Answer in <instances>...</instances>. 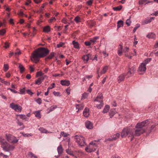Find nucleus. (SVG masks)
Masks as SVG:
<instances>
[{
	"mask_svg": "<svg viewBox=\"0 0 158 158\" xmlns=\"http://www.w3.org/2000/svg\"><path fill=\"white\" fill-rule=\"evenodd\" d=\"M62 22L64 24H66L68 23L67 20L65 18H63L62 20Z\"/></svg>",
	"mask_w": 158,
	"mask_h": 158,
	"instance_id": "nucleus-58",
	"label": "nucleus"
},
{
	"mask_svg": "<svg viewBox=\"0 0 158 158\" xmlns=\"http://www.w3.org/2000/svg\"><path fill=\"white\" fill-rule=\"evenodd\" d=\"M35 101L39 104H40L42 103V100L40 98H38L35 100Z\"/></svg>",
	"mask_w": 158,
	"mask_h": 158,
	"instance_id": "nucleus-54",
	"label": "nucleus"
},
{
	"mask_svg": "<svg viewBox=\"0 0 158 158\" xmlns=\"http://www.w3.org/2000/svg\"><path fill=\"white\" fill-rule=\"evenodd\" d=\"M5 46L4 47L6 48H7L9 47V44L7 42H6L5 43Z\"/></svg>",
	"mask_w": 158,
	"mask_h": 158,
	"instance_id": "nucleus-59",
	"label": "nucleus"
},
{
	"mask_svg": "<svg viewBox=\"0 0 158 158\" xmlns=\"http://www.w3.org/2000/svg\"><path fill=\"white\" fill-rule=\"evenodd\" d=\"M57 152L60 155L62 154L63 152V149L61 145H60L57 148Z\"/></svg>",
	"mask_w": 158,
	"mask_h": 158,
	"instance_id": "nucleus-25",
	"label": "nucleus"
},
{
	"mask_svg": "<svg viewBox=\"0 0 158 158\" xmlns=\"http://www.w3.org/2000/svg\"><path fill=\"white\" fill-rule=\"evenodd\" d=\"M129 48H128L127 47H126L124 48L122 52L126 53L127 52H128L129 51Z\"/></svg>",
	"mask_w": 158,
	"mask_h": 158,
	"instance_id": "nucleus-48",
	"label": "nucleus"
},
{
	"mask_svg": "<svg viewBox=\"0 0 158 158\" xmlns=\"http://www.w3.org/2000/svg\"><path fill=\"white\" fill-rule=\"evenodd\" d=\"M96 140L90 143L88 146L85 148V150L88 153H90L95 151L97 148V146L95 142Z\"/></svg>",
	"mask_w": 158,
	"mask_h": 158,
	"instance_id": "nucleus-5",
	"label": "nucleus"
},
{
	"mask_svg": "<svg viewBox=\"0 0 158 158\" xmlns=\"http://www.w3.org/2000/svg\"><path fill=\"white\" fill-rule=\"evenodd\" d=\"M73 44L75 48L77 49H79V45L77 42H76L74 40L73 41Z\"/></svg>",
	"mask_w": 158,
	"mask_h": 158,
	"instance_id": "nucleus-29",
	"label": "nucleus"
},
{
	"mask_svg": "<svg viewBox=\"0 0 158 158\" xmlns=\"http://www.w3.org/2000/svg\"><path fill=\"white\" fill-rule=\"evenodd\" d=\"M140 25L139 24H137L136 25V26L134 28L133 31L134 32H135L137 29L140 27Z\"/></svg>",
	"mask_w": 158,
	"mask_h": 158,
	"instance_id": "nucleus-51",
	"label": "nucleus"
},
{
	"mask_svg": "<svg viewBox=\"0 0 158 158\" xmlns=\"http://www.w3.org/2000/svg\"><path fill=\"white\" fill-rule=\"evenodd\" d=\"M123 47L121 45H119L118 51V53L119 56H120L122 55V53Z\"/></svg>",
	"mask_w": 158,
	"mask_h": 158,
	"instance_id": "nucleus-24",
	"label": "nucleus"
},
{
	"mask_svg": "<svg viewBox=\"0 0 158 158\" xmlns=\"http://www.w3.org/2000/svg\"><path fill=\"white\" fill-rule=\"evenodd\" d=\"M146 69V67L145 64H143V63H141L139 67L138 71L139 74H143L145 72Z\"/></svg>",
	"mask_w": 158,
	"mask_h": 158,
	"instance_id": "nucleus-10",
	"label": "nucleus"
},
{
	"mask_svg": "<svg viewBox=\"0 0 158 158\" xmlns=\"http://www.w3.org/2000/svg\"><path fill=\"white\" fill-rule=\"evenodd\" d=\"M51 31V28L49 26H47L43 28V31L45 33H48Z\"/></svg>",
	"mask_w": 158,
	"mask_h": 158,
	"instance_id": "nucleus-20",
	"label": "nucleus"
},
{
	"mask_svg": "<svg viewBox=\"0 0 158 158\" xmlns=\"http://www.w3.org/2000/svg\"><path fill=\"white\" fill-rule=\"evenodd\" d=\"M158 15V11H156L155 13H152L151 14L152 15L157 16Z\"/></svg>",
	"mask_w": 158,
	"mask_h": 158,
	"instance_id": "nucleus-63",
	"label": "nucleus"
},
{
	"mask_svg": "<svg viewBox=\"0 0 158 158\" xmlns=\"http://www.w3.org/2000/svg\"><path fill=\"white\" fill-rule=\"evenodd\" d=\"M158 48V42H156L154 45V48Z\"/></svg>",
	"mask_w": 158,
	"mask_h": 158,
	"instance_id": "nucleus-64",
	"label": "nucleus"
},
{
	"mask_svg": "<svg viewBox=\"0 0 158 158\" xmlns=\"http://www.w3.org/2000/svg\"><path fill=\"white\" fill-rule=\"evenodd\" d=\"M44 75V73L41 71L37 72L36 74V77L39 76H42Z\"/></svg>",
	"mask_w": 158,
	"mask_h": 158,
	"instance_id": "nucleus-43",
	"label": "nucleus"
},
{
	"mask_svg": "<svg viewBox=\"0 0 158 158\" xmlns=\"http://www.w3.org/2000/svg\"><path fill=\"white\" fill-rule=\"evenodd\" d=\"M103 96L102 94H98L97 97L94 100L96 102V107L99 109H101L103 106Z\"/></svg>",
	"mask_w": 158,
	"mask_h": 158,
	"instance_id": "nucleus-4",
	"label": "nucleus"
},
{
	"mask_svg": "<svg viewBox=\"0 0 158 158\" xmlns=\"http://www.w3.org/2000/svg\"><path fill=\"white\" fill-rule=\"evenodd\" d=\"M91 56V55L89 54L84 55L82 57V58L84 61V62L85 63H87L88 61L89 58Z\"/></svg>",
	"mask_w": 158,
	"mask_h": 158,
	"instance_id": "nucleus-14",
	"label": "nucleus"
},
{
	"mask_svg": "<svg viewBox=\"0 0 158 158\" xmlns=\"http://www.w3.org/2000/svg\"><path fill=\"white\" fill-rule=\"evenodd\" d=\"M64 44L63 42H60L57 45V48H60L62 47L63 45H64Z\"/></svg>",
	"mask_w": 158,
	"mask_h": 158,
	"instance_id": "nucleus-55",
	"label": "nucleus"
},
{
	"mask_svg": "<svg viewBox=\"0 0 158 158\" xmlns=\"http://www.w3.org/2000/svg\"><path fill=\"white\" fill-rule=\"evenodd\" d=\"M20 94H25V90L24 88L21 89L19 90Z\"/></svg>",
	"mask_w": 158,
	"mask_h": 158,
	"instance_id": "nucleus-44",
	"label": "nucleus"
},
{
	"mask_svg": "<svg viewBox=\"0 0 158 158\" xmlns=\"http://www.w3.org/2000/svg\"><path fill=\"white\" fill-rule=\"evenodd\" d=\"M54 56V53L53 52L51 53L50 55L48 56L47 57L46 59H51L53 57V56Z\"/></svg>",
	"mask_w": 158,
	"mask_h": 158,
	"instance_id": "nucleus-36",
	"label": "nucleus"
},
{
	"mask_svg": "<svg viewBox=\"0 0 158 158\" xmlns=\"http://www.w3.org/2000/svg\"><path fill=\"white\" fill-rule=\"evenodd\" d=\"M0 145L3 150L5 152H9L13 150L15 147L14 146L8 143L5 139L0 137Z\"/></svg>",
	"mask_w": 158,
	"mask_h": 158,
	"instance_id": "nucleus-3",
	"label": "nucleus"
},
{
	"mask_svg": "<svg viewBox=\"0 0 158 158\" xmlns=\"http://www.w3.org/2000/svg\"><path fill=\"white\" fill-rule=\"evenodd\" d=\"M7 89L10 90L11 92H13L14 93L16 94V93H18V91H16L14 89H12L10 88H8Z\"/></svg>",
	"mask_w": 158,
	"mask_h": 158,
	"instance_id": "nucleus-53",
	"label": "nucleus"
},
{
	"mask_svg": "<svg viewBox=\"0 0 158 158\" xmlns=\"http://www.w3.org/2000/svg\"><path fill=\"white\" fill-rule=\"evenodd\" d=\"M57 108V106L56 105L50 107L49 108V110L48 112V113H49L50 112L54 110L55 109Z\"/></svg>",
	"mask_w": 158,
	"mask_h": 158,
	"instance_id": "nucleus-35",
	"label": "nucleus"
},
{
	"mask_svg": "<svg viewBox=\"0 0 158 158\" xmlns=\"http://www.w3.org/2000/svg\"><path fill=\"white\" fill-rule=\"evenodd\" d=\"M85 125L86 128L88 129H91L93 128V125L89 121H86Z\"/></svg>",
	"mask_w": 158,
	"mask_h": 158,
	"instance_id": "nucleus-16",
	"label": "nucleus"
},
{
	"mask_svg": "<svg viewBox=\"0 0 158 158\" xmlns=\"http://www.w3.org/2000/svg\"><path fill=\"white\" fill-rule=\"evenodd\" d=\"M131 20H130V19H128L126 20V24H127V26H129L130 25V24L131 23Z\"/></svg>",
	"mask_w": 158,
	"mask_h": 158,
	"instance_id": "nucleus-50",
	"label": "nucleus"
},
{
	"mask_svg": "<svg viewBox=\"0 0 158 158\" xmlns=\"http://www.w3.org/2000/svg\"><path fill=\"white\" fill-rule=\"evenodd\" d=\"M123 21L122 20H119L117 22L118 29L123 27Z\"/></svg>",
	"mask_w": 158,
	"mask_h": 158,
	"instance_id": "nucleus-27",
	"label": "nucleus"
},
{
	"mask_svg": "<svg viewBox=\"0 0 158 158\" xmlns=\"http://www.w3.org/2000/svg\"><path fill=\"white\" fill-rule=\"evenodd\" d=\"M122 8V6L120 5L118 6L113 7V10L115 11H118L121 10Z\"/></svg>",
	"mask_w": 158,
	"mask_h": 158,
	"instance_id": "nucleus-32",
	"label": "nucleus"
},
{
	"mask_svg": "<svg viewBox=\"0 0 158 158\" xmlns=\"http://www.w3.org/2000/svg\"><path fill=\"white\" fill-rule=\"evenodd\" d=\"M49 50L45 48H40L35 50L32 54L31 59L36 63L40 60V58L46 56L49 53Z\"/></svg>",
	"mask_w": 158,
	"mask_h": 158,
	"instance_id": "nucleus-2",
	"label": "nucleus"
},
{
	"mask_svg": "<svg viewBox=\"0 0 158 158\" xmlns=\"http://www.w3.org/2000/svg\"><path fill=\"white\" fill-rule=\"evenodd\" d=\"M110 109V106L108 105H106L105 106L102 112L104 113H107Z\"/></svg>",
	"mask_w": 158,
	"mask_h": 158,
	"instance_id": "nucleus-26",
	"label": "nucleus"
},
{
	"mask_svg": "<svg viewBox=\"0 0 158 158\" xmlns=\"http://www.w3.org/2000/svg\"><path fill=\"white\" fill-rule=\"evenodd\" d=\"M60 82V84L64 86H69L70 84V81L66 80H61Z\"/></svg>",
	"mask_w": 158,
	"mask_h": 158,
	"instance_id": "nucleus-15",
	"label": "nucleus"
},
{
	"mask_svg": "<svg viewBox=\"0 0 158 158\" xmlns=\"http://www.w3.org/2000/svg\"><path fill=\"white\" fill-rule=\"evenodd\" d=\"M56 20V18L54 17H52L48 20V22L49 23H51L54 22Z\"/></svg>",
	"mask_w": 158,
	"mask_h": 158,
	"instance_id": "nucleus-42",
	"label": "nucleus"
},
{
	"mask_svg": "<svg viewBox=\"0 0 158 158\" xmlns=\"http://www.w3.org/2000/svg\"><path fill=\"white\" fill-rule=\"evenodd\" d=\"M108 69V67L107 66H105L104 67L101 71V75L105 73Z\"/></svg>",
	"mask_w": 158,
	"mask_h": 158,
	"instance_id": "nucleus-28",
	"label": "nucleus"
},
{
	"mask_svg": "<svg viewBox=\"0 0 158 158\" xmlns=\"http://www.w3.org/2000/svg\"><path fill=\"white\" fill-rule=\"evenodd\" d=\"M76 142L80 147L84 146L86 145L84 137L80 135H76L75 136Z\"/></svg>",
	"mask_w": 158,
	"mask_h": 158,
	"instance_id": "nucleus-7",
	"label": "nucleus"
},
{
	"mask_svg": "<svg viewBox=\"0 0 158 158\" xmlns=\"http://www.w3.org/2000/svg\"><path fill=\"white\" fill-rule=\"evenodd\" d=\"M17 123L19 125V126H21L23 125V123L19 121L18 119L17 120Z\"/></svg>",
	"mask_w": 158,
	"mask_h": 158,
	"instance_id": "nucleus-62",
	"label": "nucleus"
},
{
	"mask_svg": "<svg viewBox=\"0 0 158 158\" xmlns=\"http://www.w3.org/2000/svg\"><path fill=\"white\" fill-rule=\"evenodd\" d=\"M125 77V74L124 73H122L117 78V81L119 83L124 80V79Z\"/></svg>",
	"mask_w": 158,
	"mask_h": 158,
	"instance_id": "nucleus-13",
	"label": "nucleus"
},
{
	"mask_svg": "<svg viewBox=\"0 0 158 158\" xmlns=\"http://www.w3.org/2000/svg\"><path fill=\"white\" fill-rule=\"evenodd\" d=\"M88 95V94L86 93H84L83 94H82L81 97L82 99H85L86 98Z\"/></svg>",
	"mask_w": 158,
	"mask_h": 158,
	"instance_id": "nucleus-45",
	"label": "nucleus"
},
{
	"mask_svg": "<svg viewBox=\"0 0 158 158\" xmlns=\"http://www.w3.org/2000/svg\"><path fill=\"white\" fill-rule=\"evenodd\" d=\"M83 114L86 118L88 117L89 115V110L88 108H85L83 111Z\"/></svg>",
	"mask_w": 158,
	"mask_h": 158,
	"instance_id": "nucleus-19",
	"label": "nucleus"
},
{
	"mask_svg": "<svg viewBox=\"0 0 158 158\" xmlns=\"http://www.w3.org/2000/svg\"><path fill=\"white\" fill-rule=\"evenodd\" d=\"M19 68L20 72L22 73L24 71L25 69L23 66L20 64H19Z\"/></svg>",
	"mask_w": 158,
	"mask_h": 158,
	"instance_id": "nucleus-33",
	"label": "nucleus"
},
{
	"mask_svg": "<svg viewBox=\"0 0 158 158\" xmlns=\"http://www.w3.org/2000/svg\"><path fill=\"white\" fill-rule=\"evenodd\" d=\"M85 45L87 46H89L91 44L90 42H88V41H85Z\"/></svg>",
	"mask_w": 158,
	"mask_h": 158,
	"instance_id": "nucleus-60",
	"label": "nucleus"
},
{
	"mask_svg": "<svg viewBox=\"0 0 158 158\" xmlns=\"http://www.w3.org/2000/svg\"><path fill=\"white\" fill-rule=\"evenodd\" d=\"M39 130L42 133H47V130L42 127L40 128Z\"/></svg>",
	"mask_w": 158,
	"mask_h": 158,
	"instance_id": "nucleus-37",
	"label": "nucleus"
},
{
	"mask_svg": "<svg viewBox=\"0 0 158 158\" xmlns=\"http://www.w3.org/2000/svg\"><path fill=\"white\" fill-rule=\"evenodd\" d=\"M16 116H19L21 119L25 121H27L28 119V118L24 114H17Z\"/></svg>",
	"mask_w": 158,
	"mask_h": 158,
	"instance_id": "nucleus-17",
	"label": "nucleus"
},
{
	"mask_svg": "<svg viewBox=\"0 0 158 158\" xmlns=\"http://www.w3.org/2000/svg\"><path fill=\"white\" fill-rule=\"evenodd\" d=\"M151 60V58H148L145 60L142 63H143V64H145V65L146 66V64H147L148 62H150Z\"/></svg>",
	"mask_w": 158,
	"mask_h": 158,
	"instance_id": "nucleus-38",
	"label": "nucleus"
},
{
	"mask_svg": "<svg viewBox=\"0 0 158 158\" xmlns=\"http://www.w3.org/2000/svg\"><path fill=\"white\" fill-rule=\"evenodd\" d=\"M35 115L36 117L38 118H41V116L40 114V111H36L35 113Z\"/></svg>",
	"mask_w": 158,
	"mask_h": 158,
	"instance_id": "nucleus-34",
	"label": "nucleus"
},
{
	"mask_svg": "<svg viewBox=\"0 0 158 158\" xmlns=\"http://www.w3.org/2000/svg\"><path fill=\"white\" fill-rule=\"evenodd\" d=\"M27 157L28 158H37V157L31 152L28 153Z\"/></svg>",
	"mask_w": 158,
	"mask_h": 158,
	"instance_id": "nucleus-23",
	"label": "nucleus"
},
{
	"mask_svg": "<svg viewBox=\"0 0 158 158\" xmlns=\"http://www.w3.org/2000/svg\"><path fill=\"white\" fill-rule=\"evenodd\" d=\"M146 36L149 39H155L156 38L155 35L153 33H149Z\"/></svg>",
	"mask_w": 158,
	"mask_h": 158,
	"instance_id": "nucleus-21",
	"label": "nucleus"
},
{
	"mask_svg": "<svg viewBox=\"0 0 158 158\" xmlns=\"http://www.w3.org/2000/svg\"><path fill=\"white\" fill-rule=\"evenodd\" d=\"M43 81L40 77L35 80V84L36 85H40L41 83Z\"/></svg>",
	"mask_w": 158,
	"mask_h": 158,
	"instance_id": "nucleus-30",
	"label": "nucleus"
},
{
	"mask_svg": "<svg viewBox=\"0 0 158 158\" xmlns=\"http://www.w3.org/2000/svg\"><path fill=\"white\" fill-rule=\"evenodd\" d=\"M74 20L77 23H78L81 21L80 18L78 16L75 17Z\"/></svg>",
	"mask_w": 158,
	"mask_h": 158,
	"instance_id": "nucleus-41",
	"label": "nucleus"
},
{
	"mask_svg": "<svg viewBox=\"0 0 158 158\" xmlns=\"http://www.w3.org/2000/svg\"><path fill=\"white\" fill-rule=\"evenodd\" d=\"M155 18V17H151L150 19H146L142 22V23L143 25L147 24L151 22L152 20H154Z\"/></svg>",
	"mask_w": 158,
	"mask_h": 158,
	"instance_id": "nucleus-11",
	"label": "nucleus"
},
{
	"mask_svg": "<svg viewBox=\"0 0 158 158\" xmlns=\"http://www.w3.org/2000/svg\"><path fill=\"white\" fill-rule=\"evenodd\" d=\"M4 8L5 9V10L8 12H10L11 10V8L6 5L4 6Z\"/></svg>",
	"mask_w": 158,
	"mask_h": 158,
	"instance_id": "nucleus-47",
	"label": "nucleus"
},
{
	"mask_svg": "<svg viewBox=\"0 0 158 158\" xmlns=\"http://www.w3.org/2000/svg\"><path fill=\"white\" fill-rule=\"evenodd\" d=\"M135 66L129 68L128 72L126 73H125V77L127 78L132 76L135 72Z\"/></svg>",
	"mask_w": 158,
	"mask_h": 158,
	"instance_id": "nucleus-9",
	"label": "nucleus"
},
{
	"mask_svg": "<svg viewBox=\"0 0 158 158\" xmlns=\"http://www.w3.org/2000/svg\"><path fill=\"white\" fill-rule=\"evenodd\" d=\"M120 136V134L118 133H117L113 135V137L112 138H109L105 140V141H112L113 140H116L119 138Z\"/></svg>",
	"mask_w": 158,
	"mask_h": 158,
	"instance_id": "nucleus-12",
	"label": "nucleus"
},
{
	"mask_svg": "<svg viewBox=\"0 0 158 158\" xmlns=\"http://www.w3.org/2000/svg\"><path fill=\"white\" fill-rule=\"evenodd\" d=\"M147 0H139V4L140 5L143 4L144 3L147 2Z\"/></svg>",
	"mask_w": 158,
	"mask_h": 158,
	"instance_id": "nucleus-49",
	"label": "nucleus"
},
{
	"mask_svg": "<svg viewBox=\"0 0 158 158\" xmlns=\"http://www.w3.org/2000/svg\"><path fill=\"white\" fill-rule=\"evenodd\" d=\"M6 32V31L4 29L0 30V35H3Z\"/></svg>",
	"mask_w": 158,
	"mask_h": 158,
	"instance_id": "nucleus-52",
	"label": "nucleus"
},
{
	"mask_svg": "<svg viewBox=\"0 0 158 158\" xmlns=\"http://www.w3.org/2000/svg\"><path fill=\"white\" fill-rule=\"evenodd\" d=\"M69 135L67 133H65L64 131H62L60 134V136H62L64 137H67Z\"/></svg>",
	"mask_w": 158,
	"mask_h": 158,
	"instance_id": "nucleus-40",
	"label": "nucleus"
},
{
	"mask_svg": "<svg viewBox=\"0 0 158 158\" xmlns=\"http://www.w3.org/2000/svg\"><path fill=\"white\" fill-rule=\"evenodd\" d=\"M5 135L6 139L9 142L15 144L17 143L19 141V139L11 134L6 133Z\"/></svg>",
	"mask_w": 158,
	"mask_h": 158,
	"instance_id": "nucleus-6",
	"label": "nucleus"
},
{
	"mask_svg": "<svg viewBox=\"0 0 158 158\" xmlns=\"http://www.w3.org/2000/svg\"><path fill=\"white\" fill-rule=\"evenodd\" d=\"M76 109L78 110L77 111V112H78L79 110H82L83 108L84 105L83 104H76Z\"/></svg>",
	"mask_w": 158,
	"mask_h": 158,
	"instance_id": "nucleus-22",
	"label": "nucleus"
},
{
	"mask_svg": "<svg viewBox=\"0 0 158 158\" xmlns=\"http://www.w3.org/2000/svg\"><path fill=\"white\" fill-rule=\"evenodd\" d=\"M53 94L55 96H59L60 93L59 92H56L55 91L53 92Z\"/></svg>",
	"mask_w": 158,
	"mask_h": 158,
	"instance_id": "nucleus-61",
	"label": "nucleus"
},
{
	"mask_svg": "<svg viewBox=\"0 0 158 158\" xmlns=\"http://www.w3.org/2000/svg\"><path fill=\"white\" fill-rule=\"evenodd\" d=\"M148 122V120L147 119L140 123H138L136 125L135 128L127 127L124 128L121 133L122 138L126 137L128 136L131 138L132 141L135 136H139L144 133L145 130L144 127L146 125Z\"/></svg>",
	"mask_w": 158,
	"mask_h": 158,
	"instance_id": "nucleus-1",
	"label": "nucleus"
},
{
	"mask_svg": "<svg viewBox=\"0 0 158 158\" xmlns=\"http://www.w3.org/2000/svg\"><path fill=\"white\" fill-rule=\"evenodd\" d=\"M4 71L5 72L7 71L9 69V66L7 64H4Z\"/></svg>",
	"mask_w": 158,
	"mask_h": 158,
	"instance_id": "nucleus-46",
	"label": "nucleus"
},
{
	"mask_svg": "<svg viewBox=\"0 0 158 158\" xmlns=\"http://www.w3.org/2000/svg\"><path fill=\"white\" fill-rule=\"evenodd\" d=\"M99 37L98 36H96L91 39L90 41L92 44H94L98 42V40Z\"/></svg>",
	"mask_w": 158,
	"mask_h": 158,
	"instance_id": "nucleus-18",
	"label": "nucleus"
},
{
	"mask_svg": "<svg viewBox=\"0 0 158 158\" xmlns=\"http://www.w3.org/2000/svg\"><path fill=\"white\" fill-rule=\"evenodd\" d=\"M116 113V111L115 110H110L109 112V114L110 118H112L113 116Z\"/></svg>",
	"mask_w": 158,
	"mask_h": 158,
	"instance_id": "nucleus-31",
	"label": "nucleus"
},
{
	"mask_svg": "<svg viewBox=\"0 0 158 158\" xmlns=\"http://www.w3.org/2000/svg\"><path fill=\"white\" fill-rule=\"evenodd\" d=\"M22 134L23 135L24 137H28L29 136H32L33 135L31 133L30 134H25L23 133H22Z\"/></svg>",
	"mask_w": 158,
	"mask_h": 158,
	"instance_id": "nucleus-39",
	"label": "nucleus"
},
{
	"mask_svg": "<svg viewBox=\"0 0 158 158\" xmlns=\"http://www.w3.org/2000/svg\"><path fill=\"white\" fill-rule=\"evenodd\" d=\"M26 91L27 93L31 95H32L33 94V93L30 89H27Z\"/></svg>",
	"mask_w": 158,
	"mask_h": 158,
	"instance_id": "nucleus-57",
	"label": "nucleus"
},
{
	"mask_svg": "<svg viewBox=\"0 0 158 158\" xmlns=\"http://www.w3.org/2000/svg\"><path fill=\"white\" fill-rule=\"evenodd\" d=\"M10 107L14 110L15 111L19 112H21L22 110V107L17 104H15L13 103H10Z\"/></svg>",
	"mask_w": 158,
	"mask_h": 158,
	"instance_id": "nucleus-8",
	"label": "nucleus"
},
{
	"mask_svg": "<svg viewBox=\"0 0 158 158\" xmlns=\"http://www.w3.org/2000/svg\"><path fill=\"white\" fill-rule=\"evenodd\" d=\"M55 84L54 83H52V87H48V88H47V90L49 91V90L50 89H53V88H54L55 87Z\"/></svg>",
	"mask_w": 158,
	"mask_h": 158,
	"instance_id": "nucleus-56",
	"label": "nucleus"
}]
</instances>
